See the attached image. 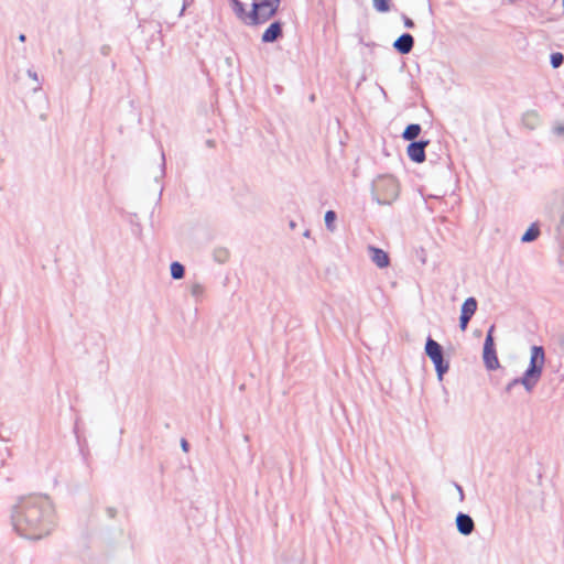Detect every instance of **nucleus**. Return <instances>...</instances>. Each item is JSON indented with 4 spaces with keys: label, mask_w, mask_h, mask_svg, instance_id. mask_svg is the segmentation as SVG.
I'll list each match as a JSON object with an SVG mask.
<instances>
[{
    "label": "nucleus",
    "mask_w": 564,
    "mask_h": 564,
    "mask_svg": "<svg viewBox=\"0 0 564 564\" xmlns=\"http://www.w3.org/2000/svg\"><path fill=\"white\" fill-rule=\"evenodd\" d=\"M235 15L242 22L249 24V12L246 11L245 4L240 0H228Z\"/></svg>",
    "instance_id": "12"
},
{
    "label": "nucleus",
    "mask_w": 564,
    "mask_h": 564,
    "mask_svg": "<svg viewBox=\"0 0 564 564\" xmlns=\"http://www.w3.org/2000/svg\"><path fill=\"white\" fill-rule=\"evenodd\" d=\"M430 141H413L406 148V153L411 161L415 163H422L425 161V148Z\"/></svg>",
    "instance_id": "7"
},
{
    "label": "nucleus",
    "mask_w": 564,
    "mask_h": 564,
    "mask_svg": "<svg viewBox=\"0 0 564 564\" xmlns=\"http://www.w3.org/2000/svg\"><path fill=\"white\" fill-rule=\"evenodd\" d=\"M373 8L379 12H388L390 10V0H372Z\"/></svg>",
    "instance_id": "19"
},
{
    "label": "nucleus",
    "mask_w": 564,
    "mask_h": 564,
    "mask_svg": "<svg viewBox=\"0 0 564 564\" xmlns=\"http://www.w3.org/2000/svg\"><path fill=\"white\" fill-rule=\"evenodd\" d=\"M540 235V229L538 227V225L535 224H532L528 229L527 231L523 234V236L521 237V241L522 242H531V241H534Z\"/></svg>",
    "instance_id": "16"
},
{
    "label": "nucleus",
    "mask_w": 564,
    "mask_h": 564,
    "mask_svg": "<svg viewBox=\"0 0 564 564\" xmlns=\"http://www.w3.org/2000/svg\"><path fill=\"white\" fill-rule=\"evenodd\" d=\"M414 46V39L410 33L401 34L393 43V48L400 54H409Z\"/></svg>",
    "instance_id": "10"
},
{
    "label": "nucleus",
    "mask_w": 564,
    "mask_h": 564,
    "mask_svg": "<svg viewBox=\"0 0 564 564\" xmlns=\"http://www.w3.org/2000/svg\"><path fill=\"white\" fill-rule=\"evenodd\" d=\"M106 513H107V516H108L109 518H111V519H112V518H115V517H116V514H117V510H116L115 508H112V507H108V508L106 509Z\"/></svg>",
    "instance_id": "27"
},
{
    "label": "nucleus",
    "mask_w": 564,
    "mask_h": 564,
    "mask_svg": "<svg viewBox=\"0 0 564 564\" xmlns=\"http://www.w3.org/2000/svg\"><path fill=\"white\" fill-rule=\"evenodd\" d=\"M552 133L558 138H564V123L556 122L552 128Z\"/></svg>",
    "instance_id": "23"
},
{
    "label": "nucleus",
    "mask_w": 564,
    "mask_h": 564,
    "mask_svg": "<svg viewBox=\"0 0 564 564\" xmlns=\"http://www.w3.org/2000/svg\"><path fill=\"white\" fill-rule=\"evenodd\" d=\"M26 73H28V76H29L32 80H34V82H36V83H39V76H37V74H36L35 72H33L32 69H28V72H26Z\"/></svg>",
    "instance_id": "28"
},
{
    "label": "nucleus",
    "mask_w": 564,
    "mask_h": 564,
    "mask_svg": "<svg viewBox=\"0 0 564 564\" xmlns=\"http://www.w3.org/2000/svg\"><path fill=\"white\" fill-rule=\"evenodd\" d=\"M181 447H182V449H183L184 452H188V449H189V444H188V442H187L185 438H182V440H181Z\"/></svg>",
    "instance_id": "29"
},
{
    "label": "nucleus",
    "mask_w": 564,
    "mask_h": 564,
    "mask_svg": "<svg viewBox=\"0 0 564 564\" xmlns=\"http://www.w3.org/2000/svg\"><path fill=\"white\" fill-rule=\"evenodd\" d=\"M564 63V55L560 52L551 54V65L553 68H558Z\"/></svg>",
    "instance_id": "21"
},
{
    "label": "nucleus",
    "mask_w": 564,
    "mask_h": 564,
    "mask_svg": "<svg viewBox=\"0 0 564 564\" xmlns=\"http://www.w3.org/2000/svg\"><path fill=\"white\" fill-rule=\"evenodd\" d=\"M455 522L457 531L465 536L470 535L475 530V522L473 518L467 513L459 512L456 516Z\"/></svg>",
    "instance_id": "8"
},
{
    "label": "nucleus",
    "mask_w": 564,
    "mask_h": 564,
    "mask_svg": "<svg viewBox=\"0 0 564 564\" xmlns=\"http://www.w3.org/2000/svg\"><path fill=\"white\" fill-rule=\"evenodd\" d=\"M425 354L434 364L437 378L443 380V376L448 371L449 364L444 359L443 347L432 337H427L425 343Z\"/></svg>",
    "instance_id": "5"
},
{
    "label": "nucleus",
    "mask_w": 564,
    "mask_h": 564,
    "mask_svg": "<svg viewBox=\"0 0 564 564\" xmlns=\"http://www.w3.org/2000/svg\"><path fill=\"white\" fill-rule=\"evenodd\" d=\"M541 122L540 116L535 110H529L522 116V123L525 128L534 130Z\"/></svg>",
    "instance_id": "13"
},
{
    "label": "nucleus",
    "mask_w": 564,
    "mask_h": 564,
    "mask_svg": "<svg viewBox=\"0 0 564 564\" xmlns=\"http://www.w3.org/2000/svg\"><path fill=\"white\" fill-rule=\"evenodd\" d=\"M477 310V301L475 297H468L462 305L460 314L469 316L470 318Z\"/></svg>",
    "instance_id": "15"
},
{
    "label": "nucleus",
    "mask_w": 564,
    "mask_h": 564,
    "mask_svg": "<svg viewBox=\"0 0 564 564\" xmlns=\"http://www.w3.org/2000/svg\"><path fill=\"white\" fill-rule=\"evenodd\" d=\"M213 258L218 263H225L229 259V251L227 248L218 247L213 251Z\"/></svg>",
    "instance_id": "18"
},
{
    "label": "nucleus",
    "mask_w": 564,
    "mask_h": 564,
    "mask_svg": "<svg viewBox=\"0 0 564 564\" xmlns=\"http://www.w3.org/2000/svg\"><path fill=\"white\" fill-rule=\"evenodd\" d=\"M336 213L334 210H327L325 214V225L329 230H333V223L336 220Z\"/></svg>",
    "instance_id": "22"
},
{
    "label": "nucleus",
    "mask_w": 564,
    "mask_h": 564,
    "mask_svg": "<svg viewBox=\"0 0 564 564\" xmlns=\"http://www.w3.org/2000/svg\"><path fill=\"white\" fill-rule=\"evenodd\" d=\"M170 271H171V276L174 280H181L182 278H184L185 268L181 262H177V261L172 262L171 267H170Z\"/></svg>",
    "instance_id": "17"
},
{
    "label": "nucleus",
    "mask_w": 564,
    "mask_h": 564,
    "mask_svg": "<svg viewBox=\"0 0 564 564\" xmlns=\"http://www.w3.org/2000/svg\"><path fill=\"white\" fill-rule=\"evenodd\" d=\"M164 171H165V155L162 152L161 153V170H160L161 176L164 175Z\"/></svg>",
    "instance_id": "26"
},
{
    "label": "nucleus",
    "mask_w": 564,
    "mask_h": 564,
    "mask_svg": "<svg viewBox=\"0 0 564 564\" xmlns=\"http://www.w3.org/2000/svg\"><path fill=\"white\" fill-rule=\"evenodd\" d=\"M295 227H296L295 221L291 220V221H290V228H291V229H294Z\"/></svg>",
    "instance_id": "32"
},
{
    "label": "nucleus",
    "mask_w": 564,
    "mask_h": 564,
    "mask_svg": "<svg viewBox=\"0 0 564 564\" xmlns=\"http://www.w3.org/2000/svg\"><path fill=\"white\" fill-rule=\"evenodd\" d=\"M204 292H205V289L204 286L200 284V283H193L191 285V294L192 296H194L196 300H199L203 297L204 295Z\"/></svg>",
    "instance_id": "20"
},
{
    "label": "nucleus",
    "mask_w": 564,
    "mask_h": 564,
    "mask_svg": "<svg viewBox=\"0 0 564 564\" xmlns=\"http://www.w3.org/2000/svg\"><path fill=\"white\" fill-rule=\"evenodd\" d=\"M281 0H260L252 3L249 12V25H259L269 21L279 10Z\"/></svg>",
    "instance_id": "4"
},
{
    "label": "nucleus",
    "mask_w": 564,
    "mask_h": 564,
    "mask_svg": "<svg viewBox=\"0 0 564 564\" xmlns=\"http://www.w3.org/2000/svg\"><path fill=\"white\" fill-rule=\"evenodd\" d=\"M283 35V24L280 21L272 22L263 32L261 40L263 43H273Z\"/></svg>",
    "instance_id": "9"
},
{
    "label": "nucleus",
    "mask_w": 564,
    "mask_h": 564,
    "mask_svg": "<svg viewBox=\"0 0 564 564\" xmlns=\"http://www.w3.org/2000/svg\"><path fill=\"white\" fill-rule=\"evenodd\" d=\"M403 23H404V26L408 28V29L414 28L413 20L408 18L406 15H403Z\"/></svg>",
    "instance_id": "25"
},
{
    "label": "nucleus",
    "mask_w": 564,
    "mask_h": 564,
    "mask_svg": "<svg viewBox=\"0 0 564 564\" xmlns=\"http://www.w3.org/2000/svg\"><path fill=\"white\" fill-rule=\"evenodd\" d=\"M494 330L495 326L491 325L487 332L485 344H484V364L488 370H496L499 367V360L495 349L494 343Z\"/></svg>",
    "instance_id": "6"
},
{
    "label": "nucleus",
    "mask_w": 564,
    "mask_h": 564,
    "mask_svg": "<svg viewBox=\"0 0 564 564\" xmlns=\"http://www.w3.org/2000/svg\"><path fill=\"white\" fill-rule=\"evenodd\" d=\"M303 235L304 237H310V230H305Z\"/></svg>",
    "instance_id": "34"
},
{
    "label": "nucleus",
    "mask_w": 564,
    "mask_h": 564,
    "mask_svg": "<svg viewBox=\"0 0 564 564\" xmlns=\"http://www.w3.org/2000/svg\"><path fill=\"white\" fill-rule=\"evenodd\" d=\"M368 251L371 258V261L380 269L387 268L390 263L389 256L386 251L380 248L369 246Z\"/></svg>",
    "instance_id": "11"
},
{
    "label": "nucleus",
    "mask_w": 564,
    "mask_h": 564,
    "mask_svg": "<svg viewBox=\"0 0 564 564\" xmlns=\"http://www.w3.org/2000/svg\"><path fill=\"white\" fill-rule=\"evenodd\" d=\"M421 130L422 129L419 123H411L404 129L402 138L406 141L413 142L420 135Z\"/></svg>",
    "instance_id": "14"
},
{
    "label": "nucleus",
    "mask_w": 564,
    "mask_h": 564,
    "mask_svg": "<svg viewBox=\"0 0 564 564\" xmlns=\"http://www.w3.org/2000/svg\"><path fill=\"white\" fill-rule=\"evenodd\" d=\"M456 488L458 490V494L460 495V499H463L464 498L463 488L459 485H456Z\"/></svg>",
    "instance_id": "30"
},
{
    "label": "nucleus",
    "mask_w": 564,
    "mask_h": 564,
    "mask_svg": "<svg viewBox=\"0 0 564 564\" xmlns=\"http://www.w3.org/2000/svg\"><path fill=\"white\" fill-rule=\"evenodd\" d=\"M471 318L469 316H466V315H463L460 314V317H459V328L462 330H466L467 326H468V323Z\"/></svg>",
    "instance_id": "24"
},
{
    "label": "nucleus",
    "mask_w": 564,
    "mask_h": 564,
    "mask_svg": "<svg viewBox=\"0 0 564 564\" xmlns=\"http://www.w3.org/2000/svg\"><path fill=\"white\" fill-rule=\"evenodd\" d=\"M11 522L21 536L40 540L48 535L55 527L54 506L46 495L19 497L11 509Z\"/></svg>",
    "instance_id": "1"
},
{
    "label": "nucleus",
    "mask_w": 564,
    "mask_h": 564,
    "mask_svg": "<svg viewBox=\"0 0 564 564\" xmlns=\"http://www.w3.org/2000/svg\"><path fill=\"white\" fill-rule=\"evenodd\" d=\"M371 193L378 204L390 205L398 198L400 186L392 175H380L373 180Z\"/></svg>",
    "instance_id": "3"
},
{
    "label": "nucleus",
    "mask_w": 564,
    "mask_h": 564,
    "mask_svg": "<svg viewBox=\"0 0 564 564\" xmlns=\"http://www.w3.org/2000/svg\"><path fill=\"white\" fill-rule=\"evenodd\" d=\"M207 145H208V147H214V141H213V140H208V141H207Z\"/></svg>",
    "instance_id": "33"
},
{
    "label": "nucleus",
    "mask_w": 564,
    "mask_h": 564,
    "mask_svg": "<svg viewBox=\"0 0 564 564\" xmlns=\"http://www.w3.org/2000/svg\"><path fill=\"white\" fill-rule=\"evenodd\" d=\"M25 40H26V37H25V35H24V34H20V35H19V41H20V42H25Z\"/></svg>",
    "instance_id": "31"
},
{
    "label": "nucleus",
    "mask_w": 564,
    "mask_h": 564,
    "mask_svg": "<svg viewBox=\"0 0 564 564\" xmlns=\"http://www.w3.org/2000/svg\"><path fill=\"white\" fill-rule=\"evenodd\" d=\"M544 362L545 354L543 347L532 346L528 369L524 371L522 377L511 380L507 384L506 391L510 392L513 387L522 384L528 392H531L541 379Z\"/></svg>",
    "instance_id": "2"
}]
</instances>
